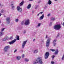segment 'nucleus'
<instances>
[{
  "mask_svg": "<svg viewBox=\"0 0 64 64\" xmlns=\"http://www.w3.org/2000/svg\"><path fill=\"white\" fill-rule=\"evenodd\" d=\"M58 50H56V51L55 52L54 54H56V55H57V54H58Z\"/></svg>",
  "mask_w": 64,
  "mask_h": 64,
  "instance_id": "16",
  "label": "nucleus"
},
{
  "mask_svg": "<svg viewBox=\"0 0 64 64\" xmlns=\"http://www.w3.org/2000/svg\"><path fill=\"white\" fill-rule=\"evenodd\" d=\"M17 51V50H15L14 52V53H16Z\"/></svg>",
  "mask_w": 64,
  "mask_h": 64,
  "instance_id": "36",
  "label": "nucleus"
},
{
  "mask_svg": "<svg viewBox=\"0 0 64 64\" xmlns=\"http://www.w3.org/2000/svg\"><path fill=\"white\" fill-rule=\"evenodd\" d=\"M62 25L63 26H64V22H63V23L62 24Z\"/></svg>",
  "mask_w": 64,
  "mask_h": 64,
  "instance_id": "48",
  "label": "nucleus"
},
{
  "mask_svg": "<svg viewBox=\"0 0 64 64\" xmlns=\"http://www.w3.org/2000/svg\"><path fill=\"white\" fill-rule=\"evenodd\" d=\"M6 39H5V38L3 39L2 40L3 41H6Z\"/></svg>",
  "mask_w": 64,
  "mask_h": 64,
  "instance_id": "33",
  "label": "nucleus"
},
{
  "mask_svg": "<svg viewBox=\"0 0 64 64\" xmlns=\"http://www.w3.org/2000/svg\"><path fill=\"white\" fill-rule=\"evenodd\" d=\"M40 14V13L38 14H37V16H39V14Z\"/></svg>",
  "mask_w": 64,
  "mask_h": 64,
  "instance_id": "49",
  "label": "nucleus"
},
{
  "mask_svg": "<svg viewBox=\"0 0 64 64\" xmlns=\"http://www.w3.org/2000/svg\"><path fill=\"white\" fill-rule=\"evenodd\" d=\"M61 28V26L60 24H58L55 25L54 26V28L56 30H59Z\"/></svg>",
  "mask_w": 64,
  "mask_h": 64,
  "instance_id": "2",
  "label": "nucleus"
},
{
  "mask_svg": "<svg viewBox=\"0 0 64 64\" xmlns=\"http://www.w3.org/2000/svg\"><path fill=\"white\" fill-rule=\"evenodd\" d=\"M52 57L53 59H54V57H55V56H54V55L52 56Z\"/></svg>",
  "mask_w": 64,
  "mask_h": 64,
  "instance_id": "39",
  "label": "nucleus"
},
{
  "mask_svg": "<svg viewBox=\"0 0 64 64\" xmlns=\"http://www.w3.org/2000/svg\"><path fill=\"white\" fill-rule=\"evenodd\" d=\"M35 39H34L33 40V42H34V41H35Z\"/></svg>",
  "mask_w": 64,
  "mask_h": 64,
  "instance_id": "43",
  "label": "nucleus"
},
{
  "mask_svg": "<svg viewBox=\"0 0 64 64\" xmlns=\"http://www.w3.org/2000/svg\"><path fill=\"white\" fill-rule=\"evenodd\" d=\"M15 21L16 22H17L18 21V19H16L15 20Z\"/></svg>",
  "mask_w": 64,
  "mask_h": 64,
  "instance_id": "30",
  "label": "nucleus"
},
{
  "mask_svg": "<svg viewBox=\"0 0 64 64\" xmlns=\"http://www.w3.org/2000/svg\"><path fill=\"white\" fill-rule=\"evenodd\" d=\"M59 36V33H58V34L57 35V36L58 37Z\"/></svg>",
  "mask_w": 64,
  "mask_h": 64,
  "instance_id": "47",
  "label": "nucleus"
},
{
  "mask_svg": "<svg viewBox=\"0 0 64 64\" xmlns=\"http://www.w3.org/2000/svg\"><path fill=\"white\" fill-rule=\"evenodd\" d=\"M62 60H63L64 59V56H63L62 58H61Z\"/></svg>",
  "mask_w": 64,
  "mask_h": 64,
  "instance_id": "26",
  "label": "nucleus"
},
{
  "mask_svg": "<svg viewBox=\"0 0 64 64\" xmlns=\"http://www.w3.org/2000/svg\"><path fill=\"white\" fill-rule=\"evenodd\" d=\"M22 58H24V54H23L22 55Z\"/></svg>",
  "mask_w": 64,
  "mask_h": 64,
  "instance_id": "40",
  "label": "nucleus"
},
{
  "mask_svg": "<svg viewBox=\"0 0 64 64\" xmlns=\"http://www.w3.org/2000/svg\"><path fill=\"white\" fill-rule=\"evenodd\" d=\"M51 3H52V2H51V1L50 0H49L48 3V4L49 5H51Z\"/></svg>",
  "mask_w": 64,
  "mask_h": 64,
  "instance_id": "17",
  "label": "nucleus"
},
{
  "mask_svg": "<svg viewBox=\"0 0 64 64\" xmlns=\"http://www.w3.org/2000/svg\"><path fill=\"white\" fill-rule=\"evenodd\" d=\"M55 20V18H51V21H54Z\"/></svg>",
  "mask_w": 64,
  "mask_h": 64,
  "instance_id": "20",
  "label": "nucleus"
},
{
  "mask_svg": "<svg viewBox=\"0 0 64 64\" xmlns=\"http://www.w3.org/2000/svg\"><path fill=\"white\" fill-rule=\"evenodd\" d=\"M24 24V21L22 22L21 23V25H23V24Z\"/></svg>",
  "mask_w": 64,
  "mask_h": 64,
  "instance_id": "27",
  "label": "nucleus"
},
{
  "mask_svg": "<svg viewBox=\"0 0 64 64\" xmlns=\"http://www.w3.org/2000/svg\"><path fill=\"white\" fill-rule=\"evenodd\" d=\"M40 2H41V1H40V0H39L38 2V3H40Z\"/></svg>",
  "mask_w": 64,
  "mask_h": 64,
  "instance_id": "41",
  "label": "nucleus"
},
{
  "mask_svg": "<svg viewBox=\"0 0 64 64\" xmlns=\"http://www.w3.org/2000/svg\"><path fill=\"white\" fill-rule=\"evenodd\" d=\"M10 48V46H6L4 47V52H7L8 51V50L9 48Z\"/></svg>",
  "mask_w": 64,
  "mask_h": 64,
  "instance_id": "4",
  "label": "nucleus"
},
{
  "mask_svg": "<svg viewBox=\"0 0 64 64\" xmlns=\"http://www.w3.org/2000/svg\"><path fill=\"white\" fill-rule=\"evenodd\" d=\"M26 30H24V31L23 34H26Z\"/></svg>",
  "mask_w": 64,
  "mask_h": 64,
  "instance_id": "28",
  "label": "nucleus"
},
{
  "mask_svg": "<svg viewBox=\"0 0 64 64\" xmlns=\"http://www.w3.org/2000/svg\"><path fill=\"white\" fill-rule=\"evenodd\" d=\"M50 25H52V22H50V24H49L50 26H51Z\"/></svg>",
  "mask_w": 64,
  "mask_h": 64,
  "instance_id": "42",
  "label": "nucleus"
},
{
  "mask_svg": "<svg viewBox=\"0 0 64 64\" xmlns=\"http://www.w3.org/2000/svg\"><path fill=\"white\" fill-rule=\"evenodd\" d=\"M24 4V1H22L19 4L20 6H22Z\"/></svg>",
  "mask_w": 64,
  "mask_h": 64,
  "instance_id": "11",
  "label": "nucleus"
},
{
  "mask_svg": "<svg viewBox=\"0 0 64 64\" xmlns=\"http://www.w3.org/2000/svg\"><path fill=\"white\" fill-rule=\"evenodd\" d=\"M38 5L37 6H36L35 8V9H37V8H38Z\"/></svg>",
  "mask_w": 64,
  "mask_h": 64,
  "instance_id": "34",
  "label": "nucleus"
},
{
  "mask_svg": "<svg viewBox=\"0 0 64 64\" xmlns=\"http://www.w3.org/2000/svg\"><path fill=\"white\" fill-rule=\"evenodd\" d=\"M13 10H14V6H13V4H11Z\"/></svg>",
  "mask_w": 64,
  "mask_h": 64,
  "instance_id": "19",
  "label": "nucleus"
},
{
  "mask_svg": "<svg viewBox=\"0 0 64 64\" xmlns=\"http://www.w3.org/2000/svg\"><path fill=\"white\" fill-rule=\"evenodd\" d=\"M33 0H29V1H33Z\"/></svg>",
  "mask_w": 64,
  "mask_h": 64,
  "instance_id": "51",
  "label": "nucleus"
},
{
  "mask_svg": "<svg viewBox=\"0 0 64 64\" xmlns=\"http://www.w3.org/2000/svg\"><path fill=\"white\" fill-rule=\"evenodd\" d=\"M1 23V20H0V23Z\"/></svg>",
  "mask_w": 64,
  "mask_h": 64,
  "instance_id": "55",
  "label": "nucleus"
},
{
  "mask_svg": "<svg viewBox=\"0 0 64 64\" xmlns=\"http://www.w3.org/2000/svg\"><path fill=\"white\" fill-rule=\"evenodd\" d=\"M48 37V36L46 35V38H47Z\"/></svg>",
  "mask_w": 64,
  "mask_h": 64,
  "instance_id": "44",
  "label": "nucleus"
},
{
  "mask_svg": "<svg viewBox=\"0 0 64 64\" xmlns=\"http://www.w3.org/2000/svg\"><path fill=\"white\" fill-rule=\"evenodd\" d=\"M41 25V23H39L38 24V25L37 26V27H40Z\"/></svg>",
  "mask_w": 64,
  "mask_h": 64,
  "instance_id": "23",
  "label": "nucleus"
},
{
  "mask_svg": "<svg viewBox=\"0 0 64 64\" xmlns=\"http://www.w3.org/2000/svg\"><path fill=\"white\" fill-rule=\"evenodd\" d=\"M25 61L26 62H28L29 61V59L27 58H26L25 60Z\"/></svg>",
  "mask_w": 64,
  "mask_h": 64,
  "instance_id": "22",
  "label": "nucleus"
},
{
  "mask_svg": "<svg viewBox=\"0 0 64 64\" xmlns=\"http://www.w3.org/2000/svg\"><path fill=\"white\" fill-rule=\"evenodd\" d=\"M17 40H19L20 39H19V36H17Z\"/></svg>",
  "mask_w": 64,
  "mask_h": 64,
  "instance_id": "25",
  "label": "nucleus"
},
{
  "mask_svg": "<svg viewBox=\"0 0 64 64\" xmlns=\"http://www.w3.org/2000/svg\"><path fill=\"white\" fill-rule=\"evenodd\" d=\"M4 12V10H1L0 13H3Z\"/></svg>",
  "mask_w": 64,
  "mask_h": 64,
  "instance_id": "21",
  "label": "nucleus"
},
{
  "mask_svg": "<svg viewBox=\"0 0 64 64\" xmlns=\"http://www.w3.org/2000/svg\"><path fill=\"white\" fill-rule=\"evenodd\" d=\"M44 14H43L42 16L40 18V20L43 19V18H44Z\"/></svg>",
  "mask_w": 64,
  "mask_h": 64,
  "instance_id": "12",
  "label": "nucleus"
},
{
  "mask_svg": "<svg viewBox=\"0 0 64 64\" xmlns=\"http://www.w3.org/2000/svg\"><path fill=\"white\" fill-rule=\"evenodd\" d=\"M16 58L17 60H19L21 59V57L19 56H18L16 57Z\"/></svg>",
  "mask_w": 64,
  "mask_h": 64,
  "instance_id": "14",
  "label": "nucleus"
},
{
  "mask_svg": "<svg viewBox=\"0 0 64 64\" xmlns=\"http://www.w3.org/2000/svg\"><path fill=\"white\" fill-rule=\"evenodd\" d=\"M50 15H51V14H50L47 15V16L48 17H49V16H50Z\"/></svg>",
  "mask_w": 64,
  "mask_h": 64,
  "instance_id": "38",
  "label": "nucleus"
},
{
  "mask_svg": "<svg viewBox=\"0 0 64 64\" xmlns=\"http://www.w3.org/2000/svg\"><path fill=\"white\" fill-rule=\"evenodd\" d=\"M38 52V49L34 51V53H37Z\"/></svg>",
  "mask_w": 64,
  "mask_h": 64,
  "instance_id": "13",
  "label": "nucleus"
},
{
  "mask_svg": "<svg viewBox=\"0 0 64 64\" xmlns=\"http://www.w3.org/2000/svg\"><path fill=\"white\" fill-rule=\"evenodd\" d=\"M55 1H57L58 0H54Z\"/></svg>",
  "mask_w": 64,
  "mask_h": 64,
  "instance_id": "54",
  "label": "nucleus"
},
{
  "mask_svg": "<svg viewBox=\"0 0 64 64\" xmlns=\"http://www.w3.org/2000/svg\"><path fill=\"white\" fill-rule=\"evenodd\" d=\"M30 22V21L29 20H26L24 23L25 25H29V24Z\"/></svg>",
  "mask_w": 64,
  "mask_h": 64,
  "instance_id": "7",
  "label": "nucleus"
},
{
  "mask_svg": "<svg viewBox=\"0 0 64 64\" xmlns=\"http://www.w3.org/2000/svg\"><path fill=\"white\" fill-rule=\"evenodd\" d=\"M5 29V28H2L1 29V31H4V30Z\"/></svg>",
  "mask_w": 64,
  "mask_h": 64,
  "instance_id": "31",
  "label": "nucleus"
},
{
  "mask_svg": "<svg viewBox=\"0 0 64 64\" xmlns=\"http://www.w3.org/2000/svg\"><path fill=\"white\" fill-rule=\"evenodd\" d=\"M49 53L48 52H47L46 53L45 56H44V57L45 59H47L48 57H49Z\"/></svg>",
  "mask_w": 64,
  "mask_h": 64,
  "instance_id": "6",
  "label": "nucleus"
},
{
  "mask_svg": "<svg viewBox=\"0 0 64 64\" xmlns=\"http://www.w3.org/2000/svg\"><path fill=\"white\" fill-rule=\"evenodd\" d=\"M27 42V40H26V41H24L23 42V43H22V48H24V47H25V45L26 43V42Z\"/></svg>",
  "mask_w": 64,
  "mask_h": 64,
  "instance_id": "9",
  "label": "nucleus"
},
{
  "mask_svg": "<svg viewBox=\"0 0 64 64\" xmlns=\"http://www.w3.org/2000/svg\"><path fill=\"white\" fill-rule=\"evenodd\" d=\"M13 39V37H11L10 38V39Z\"/></svg>",
  "mask_w": 64,
  "mask_h": 64,
  "instance_id": "45",
  "label": "nucleus"
},
{
  "mask_svg": "<svg viewBox=\"0 0 64 64\" xmlns=\"http://www.w3.org/2000/svg\"><path fill=\"white\" fill-rule=\"evenodd\" d=\"M17 40V39H15L14 40H12V41L10 42H8L9 44L10 45H11L12 44H13Z\"/></svg>",
  "mask_w": 64,
  "mask_h": 64,
  "instance_id": "5",
  "label": "nucleus"
},
{
  "mask_svg": "<svg viewBox=\"0 0 64 64\" xmlns=\"http://www.w3.org/2000/svg\"><path fill=\"white\" fill-rule=\"evenodd\" d=\"M2 26H4V24H2Z\"/></svg>",
  "mask_w": 64,
  "mask_h": 64,
  "instance_id": "52",
  "label": "nucleus"
},
{
  "mask_svg": "<svg viewBox=\"0 0 64 64\" xmlns=\"http://www.w3.org/2000/svg\"><path fill=\"white\" fill-rule=\"evenodd\" d=\"M53 45L54 46H55V45H56V43H53Z\"/></svg>",
  "mask_w": 64,
  "mask_h": 64,
  "instance_id": "35",
  "label": "nucleus"
},
{
  "mask_svg": "<svg viewBox=\"0 0 64 64\" xmlns=\"http://www.w3.org/2000/svg\"><path fill=\"white\" fill-rule=\"evenodd\" d=\"M42 13H43L42 12L40 13V14H42Z\"/></svg>",
  "mask_w": 64,
  "mask_h": 64,
  "instance_id": "46",
  "label": "nucleus"
},
{
  "mask_svg": "<svg viewBox=\"0 0 64 64\" xmlns=\"http://www.w3.org/2000/svg\"><path fill=\"white\" fill-rule=\"evenodd\" d=\"M3 35V32L1 31L0 32V36H2Z\"/></svg>",
  "mask_w": 64,
  "mask_h": 64,
  "instance_id": "18",
  "label": "nucleus"
},
{
  "mask_svg": "<svg viewBox=\"0 0 64 64\" xmlns=\"http://www.w3.org/2000/svg\"><path fill=\"white\" fill-rule=\"evenodd\" d=\"M51 51H52V52H54L55 51V50L54 49H51Z\"/></svg>",
  "mask_w": 64,
  "mask_h": 64,
  "instance_id": "32",
  "label": "nucleus"
},
{
  "mask_svg": "<svg viewBox=\"0 0 64 64\" xmlns=\"http://www.w3.org/2000/svg\"><path fill=\"white\" fill-rule=\"evenodd\" d=\"M4 38H5L6 40H8V37H6Z\"/></svg>",
  "mask_w": 64,
  "mask_h": 64,
  "instance_id": "29",
  "label": "nucleus"
},
{
  "mask_svg": "<svg viewBox=\"0 0 64 64\" xmlns=\"http://www.w3.org/2000/svg\"><path fill=\"white\" fill-rule=\"evenodd\" d=\"M50 40H51V39L50 38H48L46 42V46L47 47H48L49 46Z\"/></svg>",
  "mask_w": 64,
  "mask_h": 64,
  "instance_id": "3",
  "label": "nucleus"
},
{
  "mask_svg": "<svg viewBox=\"0 0 64 64\" xmlns=\"http://www.w3.org/2000/svg\"><path fill=\"white\" fill-rule=\"evenodd\" d=\"M63 56H64V55H63Z\"/></svg>",
  "mask_w": 64,
  "mask_h": 64,
  "instance_id": "56",
  "label": "nucleus"
},
{
  "mask_svg": "<svg viewBox=\"0 0 64 64\" xmlns=\"http://www.w3.org/2000/svg\"><path fill=\"white\" fill-rule=\"evenodd\" d=\"M51 63L52 64H54V62L53 61H52L51 62Z\"/></svg>",
  "mask_w": 64,
  "mask_h": 64,
  "instance_id": "37",
  "label": "nucleus"
},
{
  "mask_svg": "<svg viewBox=\"0 0 64 64\" xmlns=\"http://www.w3.org/2000/svg\"><path fill=\"white\" fill-rule=\"evenodd\" d=\"M6 23L7 24H9L10 23V18H8L6 19Z\"/></svg>",
  "mask_w": 64,
  "mask_h": 64,
  "instance_id": "8",
  "label": "nucleus"
},
{
  "mask_svg": "<svg viewBox=\"0 0 64 64\" xmlns=\"http://www.w3.org/2000/svg\"><path fill=\"white\" fill-rule=\"evenodd\" d=\"M31 4H30L28 6H27L28 9H30V8H31Z\"/></svg>",
  "mask_w": 64,
  "mask_h": 64,
  "instance_id": "15",
  "label": "nucleus"
},
{
  "mask_svg": "<svg viewBox=\"0 0 64 64\" xmlns=\"http://www.w3.org/2000/svg\"><path fill=\"white\" fill-rule=\"evenodd\" d=\"M17 10L18 12H21L22 11V8H20V7L18 6L17 8Z\"/></svg>",
  "mask_w": 64,
  "mask_h": 64,
  "instance_id": "10",
  "label": "nucleus"
},
{
  "mask_svg": "<svg viewBox=\"0 0 64 64\" xmlns=\"http://www.w3.org/2000/svg\"><path fill=\"white\" fill-rule=\"evenodd\" d=\"M2 15V14L1 13H0V17Z\"/></svg>",
  "mask_w": 64,
  "mask_h": 64,
  "instance_id": "50",
  "label": "nucleus"
},
{
  "mask_svg": "<svg viewBox=\"0 0 64 64\" xmlns=\"http://www.w3.org/2000/svg\"><path fill=\"white\" fill-rule=\"evenodd\" d=\"M42 58L40 57H38L36 59V60L34 62L33 64H36L38 63L39 64H43Z\"/></svg>",
  "mask_w": 64,
  "mask_h": 64,
  "instance_id": "1",
  "label": "nucleus"
},
{
  "mask_svg": "<svg viewBox=\"0 0 64 64\" xmlns=\"http://www.w3.org/2000/svg\"><path fill=\"white\" fill-rule=\"evenodd\" d=\"M0 6H1V4H0Z\"/></svg>",
  "mask_w": 64,
  "mask_h": 64,
  "instance_id": "53",
  "label": "nucleus"
},
{
  "mask_svg": "<svg viewBox=\"0 0 64 64\" xmlns=\"http://www.w3.org/2000/svg\"><path fill=\"white\" fill-rule=\"evenodd\" d=\"M56 41H57V40L56 39L54 40L53 41L52 43H55V42H56Z\"/></svg>",
  "mask_w": 64,
  "mask_h": 64,
  "instance_id": "24",
  "label": "nucleus"
}]
</instances>
